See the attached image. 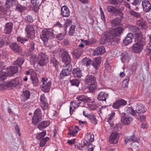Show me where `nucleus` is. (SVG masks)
Wrapping results in <instances>:
<instances>
[{
    "label": "nucleus",
    "instance_id": "obj_4",
    "mask_svg": "<svg viewBox=\"0 0 151 151\" xmlns=\"http://www.w3.org/2000/svg\"><path fill=\"white\" fill-rule=\"evenodd\" d=\"M42 115L40 109H36L34 113V115L32 119V123L35 125H37L39 122L41 120Z\"/></svg>",
    "mask_w": 151,
    "mask_h": 151
},
{
    "label": "nucleus",
    "instance_id": "obj_13",
    "mask_svg": "<svg viewBox=\"0 0 151 151\" xmlns=\"http://www.w3.org/2000/svg\"><path fill=\"white\" fill-rule=\"evenodd\" d=\"M6 70V71L8 76H12L16 73L18 70L17 67L15 66H11L8 68Z\"/></svg>",
    "mask_w": 151,
    "mask_h": 151
},
{
    "label": "nucleus",
    "instance_id": "obj_20",
    "mask_svg": "<svg viewBox=\"0 0 151 151\" xmlns=\"http://www.w3.org/2000/svg\"><path fill=\"white\" fill-rule=\"evenodd\" d=\"M109 94L106 92H100L97 96L98 99L99 101H104L106 102V99L108 97Z\"/></svg>",
    "mask_w": 151,
    "mask_h": 151
},
{
    "label": "nucleus",
    "instance_id": "obj_36",
    "mask_svg": "<svg viewBox=\"0 0 151 151\" xmlns=\"http://www.w3.org/2000/svg\"><path fill=\"white\" fill-rule=\"evenodd\" d=\"M121 22V19L119 18H116L111 21L112 26H116L119 25Z\"/></svg>",
    "mask_w": 151,
    "mask_h": 151
},
{
    "label": "nucleus",
    "instance_id": "obj_32",
    "mask_svg": "<svg viewBox=\"0 0 151 151\" xmlns=\"http://www.w3.org/2000/svg\"><path fill=\"white\" fill-rule=\"evenodd\" d=\"M50 63L52 64L55 68V69L58 71L59 66V62L54 57L51 58L50 59Z\"/></svg>",
    "mask_w": 151,
    "mask_h": 151
},
{
    "label": "nucleus",
    "instance_id": "obj_11",
    "mask_svg": "<svg viewBox=\"0 0 151 151\" xmlns=\"http://www.w3.org/2000/svg\"><path fill=\"white\" fill-rule=\"evenodd\" d=\"M35 26H32L31 25H27L25 29L27 35L30 38L33 37L35 36Z\"/></svg>",
    "mask_w": 151,
    "mask_h": 151
},
{
    "label": "nucleus",
    "instance_id": "obj_1",
    "mask_svg": "<svg viewBox=\"0 0 151 151\" xmlns=\"http://www.w3.org/2000/svg\"><path fill=\"white\" fill-rule=\"evenodd\" d=\"M124 30L122 27H118L112 29L110 32H106L104 33L101 40L102 44H104L107 42H111L114 37L118 36L122 33Z\"/></svg>",
    "mask_w": 151,
    "mask_h": 151
},
{
    "label": "nucleus",
    "instance_id": "obj_15",
    "mask_svg": "<svg viewBox=\"0 0 151 151\" xmlns=\"http://www.w3.org/2000/svg\"><path fill=\"white\" fill-rule=\"evenodd\" d=\"M144 45L136 43L132 47V51L135 53H140L143 50Z\"/></svg>",
    "mask_w": 151,
    "mask_h": 151
},
{
    "label": "nucleus",
    "instance_id": "obj_33",
    "mask_svg": "<svg viewBox=\"0 0 151 151\" xmlns=\"http://www.w3.org/2000/svg\"><path fill=\"white\" fill-rule=\"evenodd\" d=\"M83 52V50L82 49L78 48L74 50L73 54L77 58H78L81 55Z\"/></svg>",
    "mask_w": 151,
    "mask_h": 151
},
{
    "label": "nucleus",
    "instance_id": "obj_48",
    "mask_svg": "<svg viewBox=\"0 0 151 151\" xmlns=\"http://www.w3.org/2000/svg\"><path fill=\"white\" fill-rule=\"evenodd\" d=\"M76 26L74 25H72L70 27V30L68 32V34L70 36H72L75 32V28Z\"/></svg>",
    "mask_w": 151,
    "mask_h": 151
},
{
    "label": "nucleus",
    "instance_id": "obj_42",
    "mask_svg": "<svg viewBox=\"0 0 151 151\" xmlns=\"http://www.w3.org/2000/svg\"><path fill=\"white\" fill-rule=\"evenodd\" d=\"M70 82L71 84L73 86H75L77 87L79 86L80 83V81L79 80L77 79H70Z\"/></svg>",
    "mask_w": 151,
    "mask_h": 151
},
{
    "label": "nucleus",
    "instance_id": "obj_31",
    "mask_svg": "<svg viewBox=\"0 0 151 151\" xmlns=\"http://www.w3.org/2000/svg\"><path fill=\"white\" fill-rule=\"evenodd\" d=\"M105 52V50L104 47L101 46L98 47L95 50V55H101L103 54Z\"/></svg>",
    "mask_w": 151,
    "mask_h": 151
},
{
    "label": "nucleus",
    "instance_id": "obj_35",
    "mask_svg": "<svg viewBox=\"0 0 151 151\" xmlns=\"http://www.w3.org/2000/svg\"><path fill=\"white\" fill-rule=\"evenodd\" d=\"M85 82L87 83H94V76L91 75L87 76L85 78Z\"/></svg>",
    "mask_w": 151,
    "mask_h": 151
},
{
    "label": "nucleus",
    "instance_id": "obj_38",
    "mask_svg": "<svg viewBox=\"0 0 151 151\" xmlns=\"http://www.w3.org/2000/svg\"><path fill=\"white\" fill-rule=\"evenodd\" d=\"M37 46L36 44H35L34 42L32 41L30 43L27 48L29 51L31 52L37 47Z\"/></svg>",
    "mask_w": 151,
    "mask_h": 151
},
{
    "label": "nucleus",
    "instance_id": "obj_45",
    "mask_svg": "<svg viewBox=\"0 0 151 151\" xmlns=\"http://www.w3.org/2000/svg\"><path fill=\"white\" fill-rule=\"evenodd\" d=\"M6 71V72L0 71V81H3L8 76Z\"/></svg>",
    "mask_w": 151,
    "mask_h": 151
},
{
    "label": "nucleus",
    "instance_id": "obj_41",
    "mask_svg": "<svg viewBox=\"0 0 151 151\" xmlns=\"http://www.w3.org/2000/svg\"><path fill=\"white\" fill-rule=\"evenodd\" d=\"M101 58L100 56L95 58V68L97 69L101 63Z\"/></svg>",
    "mask_w": 151,
    "mask_h": 151
},
{
    "label": "nucleus",
    "instance_id": "obj_43",
    "mask_svg": "<svg viewBox=\"0 0 151 151\" xmlns=\"http://www.w3.org/2000/svg\"><path fill=\"white\" fill-rule=\"evenodd\" d=\"M49 138L48 137H46L45 138L42 139L40 141V146L41 147H43L45 145L46 142H48Z\"/></svg>",
    "mask_w": 151,
    "mask_h": 151
},
{
    "label": "nucleus",
    "instance_id": "obj_63",
    "mask_svg": "<svg viewBox=\"0 0 151 151\" xmlns=\"http://www.w3.org/2000/svg\"><path fill=\"white\" fill-rule=\"evenodd\" d=\"M41 103L47 102V99L45 98L44 95H42L40 99Z\"/></svg>",
    "mask_w": 151,
    "mask_h": 151
},
{
    "label": "nucleus",
    "instance_id": "obj_51",
    "mask_svg": "<svg viewBox=\"0 0 151 151\" xmlns=\"http://www.w3.org/2000/svg\"><path fill=\"white\" fill-rule=\"evenodd\" d=\"M65 34L64 33H60L56 35V38L58 40H63L65 37Z\"/></svg>",
    "mask_w": 151,
    "mask_h": 151
},
{
    "label": "nucleus",
    "instance_id": "obj_27",
    "mask_svg": "<svg viewBox=\"0 0 151 151\" xmlns=\"http://www.w3.org/2000/svg\"><path fill=\"white\" fill-rule=\"evenodd\" d=\"M76 99L77 100H76V101L79 102V105L81 104V101L85 102H88L89 100V99L88 97L84 95L78 96L77 97Z\"/></svg>",
    "mask_w": 151,
    "mask_h": 151
},
{
    "label": "nucleus",
    "instance_id": "obj_18",
    "mask_svg": "<svg viewBox=\"0 0 151 151\" xmlns=\"http://www.w3.org/2000/svg\"><path fill=\"white\" fill-rule=\"evenodd\" d=\"M118 134L116 133H113L110 135L109 139V142L111 144H116L118 142Z\"/></svg>",
    "mask_w": 151,
    "mask_h": 151
},
{
    "label": "nucleus",
    "instance_id": "obj_60",
    "mask_svg": "<svg viewBox=\"0 0 151 151\" xmlns=\"http://www.w3.org/2000/svg\"><path fill=\"white\" fill-rule=\"evenodd\" d=\"M42 84H44L45 83V84L44 85L45 86H47L49 83H50L51 84V81H48L47 79H45L44 78H42Z\"/></svg>",
    "mask_w": 151,
    "mask_h": 151
},
{
    "label": "nucleus",
    "instance_id": "obj_28",
    "mask_svg": "<svg viewBox=\"0 0 151 151\" xmlns=\"http://www.w3.org/2000/svg\"><path fill=\"white\" fill-rule=\"evenodd\" d=\"M11 48L15 52H21L22 49L19 45H18L16 43H13L10 45Z\"/></svg>",
    "mask_w": 151,
    "mask_h": 151
},
{
    "label": "nucleus",
    "instance_id": "obj_26",
    "mask_svg": "<svg viewBox=\"0 0 151 151\" xmlns=\"http://www.w3.org/2000/svg\"><path fill=\"white\" fill-rule=\"evenodd\" d=\"M146 109L142 104L137 105L136 109V112L138 114H141L145 112Z\"/></svg>",
    "mask_w": 151,
    "mask_h": 151
},
{
    "label": "nucleus",
    "instance_id": "obj_16",
    "mask_svg": "<svg viewBox=\"0 0 151 151\" xmlns=\"http://www.w3.org/2000/svg\"><path fill=\"white\" fill-rule=\"evenodd\" d=\"M133 37V35L132 33H129L123 40L124 44L125 45H127L131 44L132 42V40Z\"/></svg>",
    "mask_w": 151,
    "mask_h": 151
},
{
    "label": "nucleus",
    "instance_id": "obj_25",
    "mask_svg": "<svg viewBox=\"0 0 151 151\" xmlns=\"http://www.w3.org/2000/svg\"><path fill=\"white\" fill-rule=\"evenodd\" d=\"M136 24L142 29H145L147 27L146 22L142 18H140L137 21Z\"/></svg>",
    "mask_w": 151,
    "mask_h": 151
},
{
    "label": "nucleus",
    "instance_id": "obj_59",
    "mask_svg": "<svg viewBox=\"0 0 151 151\" xmlns=\"http://www.w3.org/2000/svg\"><path fill=\"white\" fill-rule=\"evenodd\" d=\"M17 40L18 42L23 44L25 43L28 41L27 39L20 37H18L17 39Z\"/></svg>",
    "mask_w": 151,
    "mask_h": 151
},
{
    "label": "nucleus",
    "instance_id": "obj_10",
    "mask_svg": "<svg viewBox=\"0 0 151 151\" xmlns=\"http://www.w3.org/2000/svg\"><path fill=\"white\" fill-rule=\"evenodd\" d=\"M107 11L109 12L120 14L121 18H123V14L122 11L119 9H116L115 7L111 6H107Z\"/></svg>",
    "mask_w": 151,
    "mask_h": 151
},
{
    "label": "nucleus",
    "instance_id": "obj_49",
    "mask_svg": "<svg viewBox=\"0 0 151 151\" xmlns=\"http://www.w3.org/2000/svg\"><path fill=\"white\" fill-rule=\"evenodd\" d=\"M9 42V41L8 37H5V39L4 40H3L2 39L0 38V47H2L5 43L7 44Z\"/></svg>",
    "mask_w": 151,
    "mask_h": 151
},
{
    "label": "nucleus",
    "instance_id": "obj_9",
    "mask_svg": "<svg viewBox=\"0 0 151 151\" xmlns=\"http://www.w3.org/2000/svg\"><path fill=\"white\" fill-rule=\"evenodd\" d=\"M142 5L143 11L146 12H149L151 9V4L148 0H143Z\"/></svg>",
    "mask_w": 151,
    "mask_h": 151
},
{
    "label": "nucleus",
    "instance_id": "obj_53",
    "mask_svg": "<svg viewBox=\"0 0 151 151\" xmlns=\"http://www.w3.org/2000/svg\"><path fill=\"white\" fill-rule=\"evenodd\" d=\"M72 23V21L70 19H67L65 22L64 25L63 26L65 28V30L66 29V28L71 25Z\"/></svg>",
    "mask_w": 151,
    "mask_h": 151
},
{
    "label": "nucleus",
    "instance_id": "obj_34",
    "mask_svg": "<svg viewBox=\"0 0 151 151\" xmlns=\"http://www.w3.org/2000/svg\"><path fill=\"white\" fill-rule=\"evenodd\" d=\"M16 9L18 12L22 13L26 9V7L18 3L16 6Z\"/></svg>",
    "mask_w": 151,
    "mask_h": 151
},
{
    "label": "nucleus",
    "instance_id": "obj_2",
    "mask_svg": "<svg viewBox=\"0 0 151 151\" xmlns=\"http://www.w3.org/2000/svg\"><path fill=\"white\" fill-rule=\"evenodd\" d=\"M55 37L53 30L51 29H43L40 35V37L46 45L48 41L53 39Z\"/></svg>",
    "mask_w": 151,
    "mask_h": 151
},
{
    "label": "nucleus",
    "instance_id": "obj_61",
    "mask_svg": "<svg viewBox=\"0 0 151 151\" xmlns=\"http://www.w3.org/2000/svg\"><path fill=\"white\" fill-rule=\"evenodd\" d=\"M93 145H92L90 142L89 143L88 147V148L85 147L86 150H87L88 151H93Z\"/></svg>",
    "mask_w": 151,
    "mask_h": 151
},
{
    "label": "nucleus",
    "instance_id": "obj_46",
    "mask_svg": "<svg viewBox=\"0 0 151 151\" xmlns=\"http://www.w3.org/2000/svg\"><path fill=\"white\" fill-rule=\"evenodd\" d=\"M87 60L86 58H84L83 59V62H84L85 61V62L86 63V65L87 66H89L91 64L92 65L94 66V63L93 61L91 60H89L86 61Z\"/></svg>",
    "mask_w": 151,
    "mask_h": 151
},
{
    "label": "nucleus",
    "instance_id": "obj_44",
    "mask_svg": "<svg viewBox=\"0 0 151 151\" xmlns=\"http://www.w3.org/2000/svg\"><path fill=\"white\" fill-rule=\"evenodd\" d=\"M129 30L133 32H139V29L137 27L135 26H130L129 28Z\"/></svg>",
    "mask_w": 151,
    "mask_h": 151
},
{
    "label": "nucleus",
    "instance_id": "obj_56",
    "mask_svg": "<svg viewBox=\"0 0 151 151\" xmlns=\"http://www.w3.org/2000/svg\"><path fill=\"white\" fill-rule=\"evenodd\" d=\"M129 80V77L128 76L126 77L123 82V85H125V87H127L128 85V82Z\"/></svg>",
    "mask_w": 151,
    "mask_h": 151
},
{
    "label": "nucleus",
    "instance_id": "obj_21",
    "mask_svg": "<svg viewBox=\"0 0 151 151\" xmlns=\"http://www.w3.org/2000/svg\"><path fill=\"white\" fill-rule=\"evenodd\" d=\"M72 74L74 77L80 78L82 76L81 71L78 68L74 69L72 71Z\"/></svg>",
    "mask_w": 151,
    "mask_h": 151
},
{
    "label": "nucleus",
    "instance_id": "obj_3",
    "mask_svg": "<svg viewBox=\"0 0 151 151\" xmlns=\"http://www.w3.org/2000/svg\"><path fill=\"white\" fill-rule=\"evenodd\" d=\"M58 52L61 55L63 62L65 63H70L71 62V59L70 55L67 51L62 49L59 50Z\"/></svg>",
    "mask_w": 151,
    "mask_h": 151
},
{
    "label": "nucleus",
    "instance_id": "obj_58",
    "mask_svg": "<svg viewBox=\"0 0 151 151\" xmlns=\"http://www.w3.org/2000/svg\"><path fill=\"white\" fill-rule=\"evenodd\" d=\"M86 138H88L89 141L90 142H92L94 141V136L93 135H91L90 134L86 136Z\"/></svg>",
    "mask_w": 151,
    "mask_h": 151
},
{
    "label": "nucleus",
    "instance_id": "obj_19",
    "mask_svg": "<svg viewBox=\"0 0 151 151\" xmlns=\"http://www.w3.org/2000/svg\"><path fill=\"white\" fill-rule=\"evenodd\" d=\"M30 96V93L28 90L23 91L20 96L21 101H25L28 100Z\"/></svg>",
    "mask_w": 151,
    "mask_h": 151
},
{
    "label": "nucleus",
    "instance_id": "obj_47",
    "mask_svg": "<svg viewBox=\"0 0 151 151\" xmlns=\"http://www.w3.org/2000/svg\"><path fill=\"white\" fill-rule=\"evenodd\" d=\"M46 134V132L45 131H43L41 133L37 134L36 137V138L38 140H40Z\"/></svg>",
    "mask_w": 151,
    "mask_h": 151
},
{
    "label": "nucleus",
    "instance_id": "obj_54",
    "mask_svg": "<svg viewBox=\"0 0 151 151\" xmlns=\"http://www.w3.org/2000/svg\"><path fill=\"white\" fill-rule=\"evenodd\" d=\"M16 0H6V5L7 7H10L12 6L13 2H15Z\"/></svg>",
    "mask_w": 151,
    "mask_h": 151
},
{
    "label": "nucleus",
    "instance_id": "obj_30",
    "mask_svg": "<svg viewBox=\"0 0 151 151\" xmlns=\"http://www.w3.org/2000/svg\"><path fill=\"white\" fill-rule=\"evenodd\" d=\"M32 74V76L30 77L32 81V83L34 86H37L38 85L39 80L36 76V73H34Z\"/></svg>",
    "mask_w": 151,
    "mask_h": 151
},
{
    "label": "nucleus",
    "instance_id": "obj_37",
    "mask_svg": "<svg viewBox=\"0 0 151 151\" xmlns=\"http://www.w3.org/2000/svg\"><path fill=\"white\" fill-rule=\"evenodd\" d=\"M45 84H42L41 86L42 91L45 92H48L49 91L51 87V84L49 83L47 86H45Z\"/></svg>",
    "mask_w": 151,
    "mask_h": 151
},
{
    "label": "nucleus",
    "instance_id": "obj_5",
    "mask_svg": "<svg viewBox=\"0 0 151 151\" xmlns=\"http://www.w3.org/2000/svg\"><path fill=\"white\" fill-rule=\"evenodd\" d=\"M72 67L70 63H67L64 67L60 74V77L61 78H63L65 76L69 75L71 73Z\"/></svg>",
    "mask_w": 151,
    "mask_h": 151
},
{
    "label": "nucleus",
    "instance_id": "obj_39",
    "mask_svg": "<svg viewBox=\"0 0 151 151\" xmlns=\"http://www.w3.org/2000/svg\"><path fill=\"white\" fill-rule=\"evenodd\" d=\"M24 62V59L21 57H19L14 63L15 65H17L20 67L23 63Z\"/></svg>",
    "mask_w": 151,
    "mask_h": 151
},
{
    "label": "nucleus",
    "instance_id": "obj_29",
    "mask_svg": "<svg viewBox=\"0 0 151 151\" xmlns=\"http://www.w3.org/2000/svg\"><path fill=\"white\" fill-rule=\"evenodd\" d=\"M50 122L48 121H42L37 126L38 128L40 130H42L47 127L50 124Z\"/></svg>",
    "mask_w": 151,
    "mask_h": 151
},
{
    "label": "nucleus",
    "instance_id": "obj_50",
    "mask_svg": "<svg viewBox=\"0 0 151 151\" xmlns=\"http://www.w3.org/2000/svg\"><path fill=\"white\" fill-rule=\"evenodd\" d=\"M130 14L132 16H133L137 18H139L141 17V16L139 14L133 10H131L130 12Z\"/></svg>",
    "mask_w": 151,
    "mask_h": 151
},
{
    "label": "nucleus",
    "instance_id": "obj_22",
    "mask_svg": "<svg viewBox=\"0 0 151 151\" xmlns=\"http://www.w3.org/2000/svg\"><path fill=\"white\" fill-rule=\"evenodd\" d=\"M13 24L12 23L8 22L6 23L4 29V32L7 34H9L12 31Z\"/></svg>",
    "mask_w": 151,
    "mask_h": 151
},
{
    "label": "nucleus",
    "instance_id": "obj_55",
    "mask_svg": "<svg viewBox=\"0 0 151 151\" xmlns=\"http://www.w3.org/2000/svg\"><path fill=\"white\" fill-rule=\"evenodd\" d=\"M130 140L132 142H136L137 143L139 142V140L134 135L129 137Z\"/></svg>",
    "mask_w": 151,
    "mask_h": 151
},
{
    "label": "nucleus",
    "instance_id": "obj_24",
    "mask_svg": "<svg viewBox=\"0 0 151 151\" xmlns=\"http://www.w3.org/2000/svg\"><path fill=\"white\" fill-rule=\"evenodd\" d=\"M125 114H129L134 116H137V114L135 111L131 107H126L124 108Z\"/></svg>",
    "mask_w": 151,
    "mask_h": 151
},
{
    "label": "nucleus",
    "instance_id": "obj_52",
    "mask_svg": "<svg viewBox=\"0 0 151 151\" xmlns=\"http://www.w3.org/2000/svg\"><path fill=\"white\" fill-rule=\"evenodd\" d=\"M32 4L34 6H38L41 5L40 1V0H31Z\"/></svg>",
    "mask_w": 151,
    "mask_h": 151
},
{
    "label": "nucleus",
    "instance_id": "obj_8",
    "mask_svg": "<svg viewBox=\"0 0 151 151\" xmlns=\"http://www.w3.org/2000/svg\"><path fill=\"white\" fill-rule=\"evenodd\" d=\"M135 37V41L136 43L143 45L145 44V39L141 32H139L136 34Z\"/></svg>",
    "mask_w": 151,
    "mask_h": 151
},
{
    "label": "nucleus",
    "instance_id": "obj_14",
    "mask_svg": "<svg viewBox=\"0 0 151 151\" xmlns=\"http://www.w3.org/2000/svg\"><path fill=\"white\" fill-rule=\"evenodd\" d=\"M22 81L20 77H17L12 79L8 83V86L15 87L19 85Z\"/></svg>",
    "mask_w": 151,
    "mask_h": 151
},
{
    "label": "nucleus",
    "instance_id": "obj_64",
    "mask_svg": "<svg viewBox=\"0 0 151 151\" xmlns=\"http://www.w3.org/2000/svg\"><path fill=\"white\" fill-rule=\"evenodd\" d=\"M94 101L92 102H89V103L88 104V107L91 109L93 110H94V104H93Z\"/></svg>",
    "mask_w": 151,
    "mask_h": 151
},
{
    "label": "nucleus",
    "instance_id": "obj_23",
    "mask_svg": "<svg viewBox=\"0 0 151 151\" xmlns=\"http://www.w3.org/2000/svg\"><path fill=\"white\" fill-rule=\"evenodd\" d=\"M79 102L78 101H75L73 106L74 101H71L70 103V115L73 114V111H74V109L78 107L79 106Z\"/></svg>",
    "mask_w": 151,
    "mask_h": 151
},
{
    "label": "nucleus",
    "instance_id": "obj_6",
    "mask_svg": "<svg viewBox=\"0 0 151 151\" xmlns=\"http://www.w3.org/2000/svg\"><path fill=\"white\" fill-rule=\"evenodd\" d=\"M47 56L45 53H40L37 58L38 64L41 66H45L47 65L48 62Z\"/></svg>",
    "mask_w": 151,
    "mask_h": 151
},
{
    "label": "nucleus",
    "instance_id": "obj_57",
    "mask_svg": "<svg viewBox=\"0 0 151 151\" xmlns=\"http://www.w3.org/2000/svg\"><path fill=\"white\" fill-rule=\"evenodd\" d=\"M10 7H7L6 5V2L5 3V6H1V9H0V11H1L3 13H5L8 10V9Z\"/></svg>",
    "mask_w": 151,
    "mask_h": 151
},
{
    "label": "nucleus",
    "instance_id": "obj_7",
    "mask_svg": "<svg viewBox=\"0 0 151 151\" xmlns=\"http://www.w3.org/2000/svg\"><path fill=\"white\" fill-rule=\"evenodd\" d=\"M121 122L126 125L130 124L133 121V119L130 116L127 115L125 113H122L121 114Z\"/></svg>",
    "mask_w": 151,
    "mask_h": 151
},
{
    "label": "nucleus",
    "instance_id": "obj_17",
    "mask_svg": "<svg viewBox=\"0 0 151 151\" xmlns=\"http://www.w3.org/2000/svg\"><path fill=\"white\" fill-rule=\"evenodd\" d=\"M62 14L63 17H68L70 16V12L67 6H64L61 8Z\"/></svg>",
    "mask_w": 151,
    "mask_h": 151
},
{
    "label": "nucleus",
    "instance_id": "obj_12",
    "mask_svg": "<svg viewBox=\"0 0 151 151\" xmlns=\"http://www.w3.org/2000/svg\"><path fill=\"white\" fill-rule=\"evenodd\" d=\"M127 104V102L124 99H121L117 100L112 105V107L115 109H118L122 106H124Z\"/></svg>",
    "mask_w": 151,
    "mask_h": 151
},
{
    "label": "nucleus",
    "instance_id": "obj_62",
    "mask_svg": "<svg viewBox=\"0 0 151 151\" xmlns=\"http://www.w3.org/2000/svg\"><path fill=\"white\" fill-rule=\"evenodd\" d=\"M94 83H91L88 84L90 86H88L89 91L91 92H93L94 91Z\"/></svg>",
    "mask_w": 151,
    "mask_h": 151
},
{
    "label": "nucleus",
    "instance_id": "obj_40",
    "mask_svg": "<svg viewBox=\"0 0 151 151\" xmlns=\"http://www.w3.org/2000/svg\"><path fill=\"white\" fill-rule=\"evenodd\" d=\"M111 4L114 5H118L122 4L123 0H109Z\"/></svg>",
    "mask_w": 151,
    "mask_h": 151
}]
</instances>
